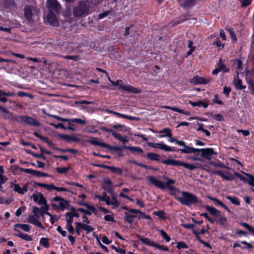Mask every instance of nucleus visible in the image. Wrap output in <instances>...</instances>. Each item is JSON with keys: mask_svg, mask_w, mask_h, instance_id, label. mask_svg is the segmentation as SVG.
<instances>
[{"mask_svg": "<svg viewBox=\"0 0 254 254\" xmlns=\"http://www.w3.org/2000/svg\"><path fill=\"white\" fill-rule=\"evenodd\" d=\"M110 204L115 207H118L120 205V203L115 196L112 197Z\"/></svg>", "mask_w": 254, "mask_h": 254, "instance_id": "0e129e2a", "label": "nucleus"}, {"mask_svg": "<svg viewBox=\"0 0 254 254\" xmlns=\"http://www.w3.org/2000/svg\"><path fill=\"white\" fill-rule=\"evenodd\" d=\"M28 153L30 154L32 156H33L34 157L38 158H42L43 160L46 159V156L42 153L37 154V153H36L32 151H30V150H29L28 151Z\"/></svg>", "mask_w": 254, "mask_h": 254, "instance_id": "37998d69", "label": "nucleus"}, {"mask_svg": "<svg viewBox=\"0 0 254 254\" xmlns=\"http://www.w3.org/2000/svg\"><path fill=\"white\" fill-rule=\"evenodd\" d=\"M112 184L113 183L111 180L109 179H108L104 181L102 187L104 190L111 193L113 191V189L112 188Z\"/></svg>", "mask_w": 254, "mask_h": 254, "instance_id": "5701e85b", "label": "nucleus"}, {"mask_svg": "<svg viewBox=\"0 0 254 254\" xmlns=\"http://www.w3.org/2000/svg\"><path fill=\"white\" fill-rule=\"evenodd\" d=\"M83 206L85 207L88 210L91 211L95 214H97V211L96 208L94 206L88 204L87 203L85 202Z\"/></svg>", "mask_w": 254, "mask_h": 254, "instance_id": "49530a36", "label": "nucleus"}, {"mask_svg": "<svg viewBox=\"0 0 254 254\" xmlns=\"http://www.w3.org/2000/svg\"><path fill=\"white\" fill-rule=\"evenodd\" d=\"M0 110L4 113L9 114L10 115L9 118L10 119L20 124L24 123L28 125H31L35 127H39L41 126L40 122L37 119L25 115L14 116L7 108L3 106H0Z\"/></svg>", "mask_w": 254, "mask_h": 254, "instance_id": "f03ea898", "label": "nucleus"}, {"mask_svg": "<svg viewBox=\"0 0 254 254\" xmlns=\"http://www.w3.org/2000/svg\"><path fill=\"white\" fill-rule=\"evenodd\" d=\"M248 83V89L251 92V94L254 95V82L252 79L250 78L247 80Z\"/></svg>", "mask_w": 254, "mask_h": 254, "instance_id": "58836bf2", "label": "nucleus"}, {"mask_svg": "<svg viewBox=\"0 0 254 254\" xmlns=\"http://www.w3.org/2000/svg\"><path fill=\"white\" fill-rule=\"evenodd\" d=\"M212 101L213 103L218 104L220 105L223 104V101L219 99V96L217 94L214 95V98L212 99Z\"/></svg>", "mask_w": 254, "mask_h": 254, "instance_id": "de8ad7c7", "label": "nucleus"}, {"mask_svg": "<svg viewBox=\"0 0 254 254\" xmlns=\"http://www.w3.org/2000/svg\"><path fill=\"white\" fill-rule=\"evenodd\" d=\"M234 175L235 176L239 178L241 181L244 182V183H248V179L246 177L240 174L239 173L235 172Z\"/></svg>", "mask_w": 254, "mask_h": 254, "instance_id": "338daca9", "label": "nucleus"}, {"mask_svg": "<svg viewBox=\"0 0 254 254\" xmlns=\"http://www.w3.org/2000/svg\"><path fill=\"white\" fill-rule=\"evenodd\" d=\"M235 63L237 64V68L238 71L241 72L243 70V62L240 59H237L235 60Z\"/></svg>", "mask_w": 254, "mask_h": 254, "instance_id": "5fc2aeb1", "label": "nucleus"}, {"mask_svg": "<svg viewBox=\"0 0 254 254\" xmlns=\"http://www.w3.org/2000/svg\"><path fill=\"white\" fill-rule=\"evenodd\" d=\"M46 4L49 10L54 11L57 13L60 11L61 6L57 0H47Z\"/></svg>", "mask_w": 254, "mask_h": 254, "instance_id": "9b49d317", "label": "nucleus"}, {"mask_svg": "<svg viewBox=\"0 0 254 254\" xmlns=\"http://www.w3.org/2000/svg\"><path fill=\"white\" fill-rule=\"evenodd\" d=\"M170 139L169 141L171 142H175L176 144H178L180 146V145H184V141L182 140H178L177 138L175 137H169Z\"/></svg>", "mask_w": 254, "mask_h": 254, "instance_id": "bf43d9fd", "label": "nucleus"}, {"mask_svg": "<svg viewBox=\"0 0 254 254\" xmlns=\"http://www.w3.org/2000/svg\"><path fill=\"white\" fill-rule=\"evenodd\" d=\"M121 82H122V80L121 79L117 80L116 81H111V84L114 86H117L118 89L119 90H125L130 93L136 94L140 93L141 92V90L138 88H135L129 84L124 85L120 84Z\"/></svg>", "mask_w": 254, "mask_h": 254, "instance_id": "0eeeda50", "label": "nucleus"}, {"mask_svg": "<svg viewBox=\"0 0 254 254\" xmlns=\"http://www.w3.org/2000/svg\"><path fill=\"white\" fill-rule=\"evenodd\" d=\"M217 153L214 151L213 148H203L202 152L201 153L200 155L201 157H204L208 160H211L213 155H215Z\"/></svg>", "mask_w": 254, "mask_h": 254, "instance_id": "4468645a", "label": "nucleus"}, {"mask_svg": "<svg viewBox=\"0 0 254 254\" xmlns=\"http://www.w3.org/2000/svg\"><path fill=\"white\" fill-rule=\"evenodd\" d=\"M65 217L66 224H72L73 217L71 216L70 213L66 212L65 214Z\"/></svg>", "mask_w": 254, "mask_h": 254, "instance_id": "c03bdc74", "label": "nucleus"}, {"mask_svg": "<svg viewBox=\"0 0 254 254\" xmlns=\"http://www.w3.org/2000/svg\"><path fill=\"white\" fill-rule=\"evenodd\" d=\"M146 157L152 161H159L160 160V156L155 153H148Z\"/></svg>", "mask_w": 254, "mask_h": 254, "instance_id": "2f4dec72", "label": "nucleus"}, {"mask_svg": "<svg viewBox=\"0 0 254 254\" xmlns=\"http://www.w3.org/2000/svg\"><path fill=\"white\" fill-rule=\"evenodd\" d=\"M241 243L242 244L246 245V247H242L239 244L236 242V243H234V244L233 245V248H236L237 247H240L242 249H253L254 248V247L252 245H251L250 243L247 242L246 241H241Z\"/></svg>", "mask_w": 254, "mask_h": 254, "instance_id": "c85d7f7f", "label": "nucleus"}, {"mask_svg": "<svg viewBox=\"0 0 254 254\" xmlns=\"http://www.w3.org/2000/svg\"><path fill=\"white\" fill-rule=\"evenodd\" d=\"M153 213V215L158 216L160 219L166 220L167 218L165 216V213L163 210L154 211Z\"/></svg>", "mask_w": 254, "mask_h": 254, "instance_id": "e433bc0d", "label": "nucleus"}, {"mask_svg": "<svg viewBox=\"0 0 254 254\" xmlns=\"http://www.w3.org/2000/svg\"><path fill=\"white\" fill-rule=\"evenodd\" d=\"M89 5L84 1H79L77 5L73 7V14L75 17H79L88 14Z\"/></svg>", "mask_w": 254, "mask_h": 254, "instance_id": "39448f33", "label": "nucleus"}, {"mask_svg": "<svg viewBox=\"0 0 254 254\" xmlns=\"http://www.w3.org/2000/svg\"><path fill=\"white\" fill-rule=\"evenodd\" d=\"M149 180L151 184L158 188L164 189L166 188L170 190H176V188L175 187L171 186V185H174L175 184V181L174 180L168 178L167 181L165 183H164L162 181L157 179L154 177L150 176L149 177Z\"/></svg>", "mask_w": 254, "mask_h": 254, "instance_id": "7ed1b4c3", "label": "nucleus"}, {"mask_svg": "<svg viewBox=\"0 0 254 254\" xmlns=\"http://www.w3.org/2000/svg\"><path fill=\"white\" fill-rule=\"evenodd\" d=\"M210 164L213 166L218 167L220 168H223V165L222 163H221L220 161L219 162H214V161H211L210 162Z\"/></svg>", "mask_w": 254, "mask_h": 254, "instance_id": "69168bd1", "label": "nucleus"}, {"mask_svg": "<svg viewBox=\"0 0 254 254\" xmlns=\"http://www.w3.org/2000/svg\"><path fill=\"white\" fill-rule=\"evenodd\" d=\"M160 234L162 238L167 242H169L171 240L170 237L168 234L163 230H161L160 231Z\"/></svg>", "mask_w": 254, "mask_h": 254, "instance_id": "13d9d810", "label": "nucleus"}, {"mask_svg": "<svg viewBox=\"0 0 254 254\" xmlns=\"http://www.w3.org/2000/svg\"><path fill=\"white\" fill-rule=\"evenodd\" d=\"M3 6L5 8L12 9L16 8L15 0H3Z\"/></svg>", "mask_w": 254, "mask_h": 254, "instance_id": "b1692460", "label": "nucleus"}, {"mask_svg": "<svg viewBox=\"0 0 254 254\" xmlns=\"http://www.w3.org/2000/svg\"><path fill=\"white\" fill-rule=\"evenodd\" d=\"M47 21L52 25L55 26L57 24L58 20L56 15L52 10H49L47 16Z\"/></svg>", "mask_w": 254, "mask_h": 254, "instance_id": "a211bd4d", "label": "nucleus"}, {"mask_svg": "<svg viewBox=\"0 0 254 254\" xmlns=\"http://www.w3.org/2000/svg\"><path fill=\"white\" fill-rule=\"evenodd\" d=\"M20 171L22 172H25L34 176L36 177L40 178L42 177H49V175L47 173L40 172L37 170H33L31 169H26V168H20Z\"/></svg>", "mask_w": 254, "mask_h": 254, "instance_id": "9d476101", "label": "nucleus"}, {"mask_svg": "<svg viewBox=\"0 0 254 254\" xmlns=\"http://www.w3.org/2000/svg\"><path fill=\"white\" fill-rule=\"evenodd\" d=\"M14 231L15 232H17L18 234L16 236L23 240L26 241H31L32 240V237L26 234L21 233L19 230L14 228Z\"/></svg>", "mask_w": 254, "mask_h": 254, "instance_id": "a878e982", "label": "nucleus"}, {"mask_svg": "<svg viewBox=\"0 0 254 254\" xmlns=\"http://www.w3.org/2000/svg\"><path fill=\"white\" fill-rule=\"evenodd\" d=\"M70 121H72V123L80 124L82 125H85L86 124V122L85 120L79 118L71 119H70Z\"/></svg>", "mask_w": 254, "mask_h": 254, "instance_id": "3c124183", "label": "nucleus"}, {"mask_svg": "<svg viewBox=\"0 0 254 254\" xmlns=\"http://www.w3.org/2000/svg\"><path fill=\"white\" fill-rule=\"evenodd\" d=\"M161 162L163 164H166V165H173L174 166H183L187 169H188L190 171L194 170V169H196L197 168V167L192 165V164H190L186 162H184L181 161L174 160L172 159H168L166 160H163L161 161Z\"/></svg>", "mask_w": 254, "mask_h": 254, "instance_id": "423d86ee", "label": "nucleus"}, {"mask_svg": "<svg viewBox=\"0 0 254 254\" xmlns=\"http://www.w3.org/2000/svg\"><path fill=\"white\" fill-rule=\"evenodd\" d=\"M165 108L167 109H171L174 112H178V113H181V114L184 113V111L183 110H182L179 108L175 107L165 106Z\"/></svg>", "mask_w": 254, "mask_h": 254, "instance_id": "864d4df0", "label": "nucleus"}, {"mask_svg": "<svg viewBox=\"0 0 254 254\" xmlns=\"http://www.w3.org/2000/svg\"><path fill=\"white\" fill-rule=\"evenodd\" d=\"M111 171L112 173H115L118 175H121L123 174V171L121 168L116 167L115 166L112 167Z\"/></svg>", "mask_w": 254, "mask_h": 254, "instance_id": "09e8293b", "label": "nucleus"}, {"mask_svg": "<svg viewBox=\"0 0 254 254\" xmlns=\"http://www.w3.org/2000/svg\"><path fill=\"white\" fill-rule=\"evenodd\" d=\"M124 147L126 149L130 150L132 153L142 154L143 152V149L140 147L129 146L124 145Z\"/></svg>", "mask_w": 254, "mask_h": 254, "instance_id": "bb28decb", "label": "nucleus"}, {"mask_svg": "<svg viewBox=\"0 0 254 254\" xmlns=\"http://www.w3.org/2000/svg\"><path fill=\"white\" fill-rule=\"evenodd\" d=\"M160 133H164V134H161L158 136L159 137H171L172 136V133L171 132V130L169 127H166L163 128L162 130L159 131Z\"/></svg>", "mask_w": 254, "mask_h": 254, "instance_id": "c756f323", "label": "nucleus"}, {"mask_svg": "<svg viewBox=\"0 0 254 254\" xmlns=\"http://www.w3.org/2000/svg\"><path fill=\"white\" fill-rule=\"evenodd\" d=\"M32 212L34 214V215L35 217H37V218L39 217L40 215H41V210L39 208L34 206L33 208L32 209Z\"/></svg>", "mask_w": 254, "mask_h": 254, "instance_id": "052dcab7", "label": "nucleus"}, {"mask_svg": "<svg viewBox=\"0 0 254 254\" xmlns=\"http://www.w3.org/2000/svg\"><path fill=\"white\" fill-rule=\"evenodd\" d=\"M82 223L81 222H75V225L76 226L75 231L77 233V235L80 236L81 233V229H82L81 225Z\"/></svg>", "mask_w": 254, "mask_h": 254, "instance_id": "4d7b16f0", "label": "nucleus"}, {"mask_svg": "<svg viewBox=\"0 0 254 254\" xmlns=\"http://www.w3.org/2000/svg\"><path fill=\"white\" fill-rule=\"evenodd\" d=\"M137 217L136 215L131 214L127 212L124 213V219L129 224H131L134 221V218Z\"/></svg>", "mask_w": 254, "mask_h": 254, "instance_id": "cd10ccee", "label": "nucleus"}, {"mask_svg": "<svg viewBox=\"0 0 254 254\" xmlns=\"http://www.w3.org/2000/svg\"><path fill=\"white\" fill-rule=\"evenodd\" d=\"M39 204L47 205V200L42 193L39 194V201L38 202Z\"/></svg>", "mask_w": 254, "mask_h": 254, "instance_id": "6e6d98bb", "label": "nucleus"}, {"mask_svg": "<svg viewBox=\"0 0 254 254\" xmlns=\"http://www.w3.org/2000/svg\"><path fill=\"white\" fill-rule=\"evenodd\" d=\"M37 217L33 215H30L28 218V222L34 224L39 228L44 229V227L42 224L39 221Z\"/></svg>", "mask_w": 254, "mask_h": 254, "instance_id": "4be33fe9", "label": "nucleus"}, {"mask_svg": "<svg viewBox=\"0 0 254 254\" xmlns=\"http://www.w3.org/2000/svg\"><path fill=\"white\" fill-rule=\"evenodd\" d=\"M86 142L94 146H99L102 147L107 148L111 151H114L116 152L121 151L123 150L124 146H112L105 142L100 141L98 138L94 137H91V139L86 140Z\"/></svg>", "mask_w": 254, "mask_h": 254, "instance_id": "20e7f679", "label": "nucleus"}, {"mask_svg": "<svg viewBox=\"0 0 254 254\" xmlns=\"http://www.w3.org/2000/svg\"><path fill=\"white\" fill-rule=\"evenodd\" d=\"M52 201H60L59 205L55 204H53L52 206L55 208H59L61 211H64L68 208L69 205V202L68 200L64 199V198L60 196L54 197Z\"/></svg>", "mask_w": 254, "mask_h": 254, "instance_id": "1a4fd4ad", "label": "nucleus"}, {"mask_svg": "<svg viewBox=\"0 0 254 254\" xmlns=\"http://www.w3.org/2000/svg\"><path fill=\"white\" fill-rule=\"evenodd\" d=\"M235 87L237 90L245 89L246 88V85H242V80L239 78V72L237 71V74L234 78Z\"/></svg>", "mask_w": 254, "mask_h": 254, "instance_id": "6ab92c4d", "label": "nucleus"}, {"mask_svg": "<svg viewBox=\"0 0 254 254\" xmlns=\"http://www.w3.org/2000/svg\"><path fill=\"white\" fill-rule=\"evenodd\" d=\"M82 229L86 231V233L92 232L94 231V228L90 225L82 223L81 225Z\"/></svg>", "mask_w": 254, "mask_h": 254, "instance_id": "79ce46f5", "label": "nucleus"}, {"mask_svg": "<svg viewBox=\"0 0 254 254\" xmlns=\"http://www.w3.org/2000/svg\"><path fill=\"white\" fill-rule=\"evenodd\" d=\"M180 146H182L184 147V148H179V150L182 153H192V147H190L186 144V143L184 142V145H180Z\"/></svg>", "mask_w": 254, "mask_h": 254, "instance_id": "f704fd0d", "label": "nucleus"}, {"mask_svg": "<svg viewBox=\"0 0 254 254\" xmlns=\"http://www.w3.org/2000/svg\"><path fill=\"white\" fill-rule=\"evenodd\" d=\"M217 65L220 71H222L224 73L228 72L230 70L229 68H228L226 65L223 64L221 59H219L218 63L217 64Z\"/></svg>", "mask_w": 254, "mask_h": 254, "instance_id": "7c9ffc66", "label": "nucleus"}, {"mask_svg": "<svg viewBox=\"0 0 254 254\" xmlns=\"http://www.w3.org/2000/svg\"><path fill=\"white\" fill-rule=\"evenodd\" d=\"M100 129L103 131L111 133L112 135L117 139L119 140L120 138L122 137L120 133H117L114 131L113 129L108 128L105 126L101 127H100Z\"/></svg>", "mask_w": 254, "mask_h": 254, "instance_id": "393cba45", "label": "nucleus"}, {"mask_svg": "<svg viewBox=\"0 0 254 254\" xmlns=\"http://www.w3.org/2000/svg\"><path fill=\"white\" fill-rule=\"evenodd\" d=\"M13 186L14 187L13 190L14 191L20 194H24L22 188H21L18 184H14Z\"/></svg>", "mask_w": 254, "mask_h": 254, "instance_id": "8fccbe9b", "label": "nucleus"}, {"mask_svg": "<svg viewBox=\"0 0 254 254\" xmlns=\"http://www.w3.org/2000/svg\"><path fill=\"white\" fill-rule=\"evenodd\" d=\"M200 207L205 208L212 216L215 217H219L220 216V211L213 206L204 205L202 203V206H200Z\"/></svg>", "mask_w": 254, "mask_h": 254, "instance_id": "f3484780", "label": "nucleus"}, {"mask_svg": "<svg viewBox=\"0 0 254 254\" xmlns=\"http://www.w3.org/2000/svg\"><path fill=\"white\" fill-rule=\"evenodd\" d=\"M70 169V167L69 166L67 167H57L56 170L57 173L64 174H66Z\"/></svg>", "mask_w": 254, "mask_h": 254, "instance_id": "4c0bfd02", "label": "nucleus"}, {"mask_svg": "<svg viewBox=\"0 0 254 254\" xmlns=\"http://www.w3.org/2000/svg\"><path fill=\"white\" fill-rule=\"evenodd\" d=\"M136 237L142 243H144L148 246L155 247L160 250H162L165 252H168L169 250L166 246L161 245L153 241H151L149 238H144L142 236L138 234L136 235Z\"/></svg>", "mask_w": 254, "mask_h": 254, "instance_id": "6e6552de", "label": "nucleus"}, {"mask_svg": "<svg viewBox=\"0 0 254 254\" xmlns=\"http://www.w3.org/2000/svg\"><path fill=\"white\" fill-rule=\"evenodd\" d=\"M210 78H206L202 76H195L191 79L190 82L194 85L206 84L210 82Z\"/></svg>", "mask_w": 254, "mask_h": 254, "instance_id": "f8f14e48", "label": "nucleus"}, {"mask_svg": "<svg viewBox=\"0 0 254 254\" xmlns=\"http://www.w3.org/2000/svg\"><path fill=\"white\" fill-rule=\"evenodd\" d=\"M180 6L184 8L192 7L196 3L197 0H178Z\"/></svg>", "mask_w": 254, "mask_h": 254, "instance_id": "2eb2a0df", "label": "nucleus"}, {"mask_svg": "<svg viewBox=\"0 0 254 254\" xmlns=\"http://www.w3.org/2000/svg\"><path fill=\"white\" fill-rule=\"evenodd\" d=\"M213 119L217 121L222 122L224 120L223 117L220 114H215L213 117Z\"/></svg>", "mask_w": 254, "mask_h": 254, "instance_id": "774afa93", "label": "nucleus"}, {"mask_svg": "<svg viewBox=\"0 0 254 254\" xmlns=\"http://www.w3.org/2000/svg\"><path fill=\"white\" fill-rule=\"evenodd\" d=\"M40 244L45 248H48L50 246L49 239L47 238L43 237L41 238L40 240Z\"/></svg>", "mask_w": 254, "mask_h": 254, "instance_id": "a19ab883", "label": "nucleus"}, {"mask_svg": "<svg viewBox=\"0 0 254 254\" xmlns=\"http://www.w3.org/2000/svg\"><path fill=\"white\" fill-rule=\"evenodd\" d=\"M227 221V219L225 217H220L217 220V223L221 225L225 226Z\"/></svg>", "mask_w": 254, "mask_h": 254, "instance_id": "e2e57ef3", "label": "nucleus"}, {"mask_svg": "<svg viewBox=\"0 0 254 254\" xmlns=\"http://www.w3.org/2000/svg\"><path fill=\"white\" fill-rule=\"evenodd\" d=\"M14 228H20L25 232H29L30 230V227L28 224H15L14 225Z\"/></svg>", "mask_w": 254, "mask_h": 254, "instance_id": "72a5a7b5", "label": "nucleus"}, {"mask_svg": "<svg viewBox=\"0 0 254 254\" xmlns=\"http://www.w3.org/2000/svg\"><path fill=\"white\" fill-rule=\"evenodd\" d=\"M33 7L31 5H27L24 8V16L26 19L28 21L32 20V16L33 15Z\"/></svg>", "mask_w": 254, "mask_h": 254, "instance_id": "dca6fc26", "label": "nucleus"}, {"mask_svg": "<svg viewBox=\"0 0 254 254\" xmlns=\"http://www.w3.org/2000/svg\"><path fill=\"white\" fill-rule=\"evenodd\" d=\"M15 93L14 92H6L0 89V101L3 103L7 102V99L5 96L13 97Z\"/></svg>", "mask_w": 254, "mask_h": 254, "instance_id": "412c9836", "label": "nucleus"}, {"mask_svg": "<svg viewBox=\"0 0 254 254\" xmlns=\"http://www.w3.org/2000/svg\"><path fill=\"white\" fill-rule=\"evenodd\" d=\"M147 145L153 148H158L163 150H165L166 147V144L160 143L148 142Z\"/></svg>", "mask_w": 254, "mask_h": 254, "instance_id": "473e14b6", "label": "nucleus"}, {"mask_svg": "<svg viewBox=\"0 0 254 254\" xmlns=\"http://www.w3.org/2000/svg\"><path fill=\"white\" fill-rule=\"evenodd\" d=\"M193 233L195 235L197 239H198L200 241V242L202 244H203L205 247H206L208 248L211 249V246L208 243H205L203 241L201 240L200 238L198 236L199 233H198L195 230H193Z\"/></svg>", "mask_w": 254, "mask_h": 254, "instance_id": "ea45409f", "label": "nucleus"}, {"mask_svg": "<svg viewBox=\"0 0 254 254\" xmlns=\"http://www.w3.org/2000/svg\"><path fill=\"white\" fill-rule=\"evenodd\" d=\"M181 196L175 195V198L182 204L190 207L192 205L200 207L202 206V201L193 193L186 191H180Z\"/></svg>", "mask_w": 254, "mask_h": 254, "instance_id": "f257e3e1", "label": "nucleus"}, {"mask_svg": "<svg viewBox=\"0 0 254 254\" xmlns=\"http://www.w3.org/2000/svg\"><path fill=\"white\" fill-rule=\"evenodd\" d=\"M177 248L178 250L181 249H187L188 248V245L184 242H179L177 243Z\"/></svg>", "mask_w": 254, "mask_h": 254, "instance_id": "680f3d73", "label": "nucleus"}, {"mask_svg": "<svg viewBox=\"0 0 254 254\" xmlns=\"http://www.w3.org/2000/svg\"><path fill=\"white\" fill-rule=\"evenodd\" d=\"M245 174L249 178L247 183L251 186L254 187V176L250 174Z\"/></svg>", "mask_w": 254, "mask_h": 254, "instance_id": "603ef678", "label": "nucleus"}, {"mask_svg": "<svg viewBox=\"0 0 254 254\" xmlns=\"http://www.w3.org/2000/svg\"><path fill=\"white\" fill-rule=\"evenodd\" d=\"M121 208L128 211L129 213H131L133 214H139V215L138 216V220L140 219H144V214H145V213L140 211L138 209L130 208L127 206H122Z\"/></svg>", "mask_w": 254, "mask_h": 254, "instance_id": "aec40b11", "label": "nucleus"}, {"mask_svg": "<svg viewBox=\"0 0 254 254\" xmlns=\"http://www.w3.org/2000/svg\"><path fill=\"white\" fill-rule=\"evenodd\" d=\"M227 199L230 200L232 204L236 205H240V202L238 198L236 197H232L230 195H227L226 196Z\"/></svg>", "mask_w": 254, "mask_h": 254, "instance_id": "c9c22d12", "label": "nucleus"}, {"mask_svg": "<svg viewBox=\"0 0 254 254\" xmlns=\"http://www.w3.org/2000/svg\"><path fill=\"white\" fill-rule=\"evenodd\" d=\"M83 206L85 207L88 210L91 211L95 214H97V211L96 208L94 206L88 204L87 203L85 202Z\"/></svg>", "mask_w": 254, "mask_h": 254, "instance_id": "a18cd8bd", "label": "nucleus"}, {"mask_svg": "<svg viewBox=\"0 0 254 254\" xmlns=\"http://www.w3.org/2000/svg\"><path fill=\"white\" fill-rule=\"evenodd\" d=\"M215 175H218L222 177L224 180L231 181L235 179L234 176L230 173L226 172V174H224L221 170L215 171L213 173Z\"/></svg>", "mask_w": 254, "mask_h": 254, "instance_id": "ddd939ff", "label": "nucleus"}]
</instances>
